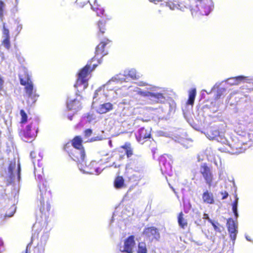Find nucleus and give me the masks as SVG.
<instances>
[{
    "label": "nucleus",
    "instance_id": "obj_1",
    "mask_svg": "<svg viewBox=\"0 0 253 253\" xmlns=\"http://www.w3.org/2000/svg\"><path fill=\"white\" fill-rule=\"evenodd\" d=\"M30 157L32 160L33 165L35 169V176L37 177V178L40 181L38 184V187L39 189V193L38 195V200L40 202V210L42 213L48 211L50 209V205L49 203V200L51 197V194L50 190H48V186L47 185V182L42 179V176L39 174H36V163L38 162V166H40L39 162L42 159V156H41L40 154L37 155V153L35 151L31 152Z\"/></svg>",
    "mask_w": 253,
    "mask_h": 253
},
{
    "label": "nucleus",
    "instance_id": "obj_2",
    "mask_svg": "<svg viewBox=\"0 0 253 253\" xmlns=\"http://www.w3.org/2000/svg\"><path fill=\"white\" fill-rule=\"evenodd\" d=\"M139 86H147L146 90H142L139 87L133 85H123L122 88L127 89L128 93L136 92L143 97H147L152 103H164L166 101L164 96L165 90L163 88L158 86L148 85L143 82H139L137 83Z\"/></svg>",
    "mask_w": 253,
    "mask_h": 253
},
{
    "label": "nucleus",
    "instance_id": "obj_3",
    "mask_svg": "<svg viewBox=\"0 0 253 253\" xmlns=\"http://www.w3.org/2000/svg\"><path fill=\"white\" fill-rule=\"evenodd\" d=\"M248 136H246V132L239 138L233 139L231 142L227 144V147L225 149V152L231 154H238L243 153L247 148Z\"/></svg>",
    "mask_w": 253,
    "mask_h": 253
},
{
    "label": "nucleus",
    "instance_id": "obj_4",
    "mask_svg": "<svg viewBox=\"0 0 253 253\" xmlns=\"http://www.w3.org/2000/svg\"><path fill=\"white\" fill-rule=\"evenodd\" d=\"M115 84V83L109 84V81L106 84L97 88L94 92L91 106L109 100L111 93L114 92L112 86Z\"/></svg>",
    "mask_w": 253,
    "mask_h": 253
},
{
    "label": "nucleus",
    "instance_id": "obj_5",
    "mask_svg": "<svg viewBox=\"0 0 253 253\" xmlns=\"http://www.w3.org/2000/svg\"><path fill=\"white\" fill-rule=\"evenodd\" d=\"M96 65H93L94 69ZM90 70V64H87L85 67L82 69L79 72L78 79L76 83L74 85V87L77 88L78 91H83L88 86L87 77Z\"/></svg>",
    "mask_w": 253,
    "mask_h": 253
},
{
    "label": "nucleus",
    "instance_id": "obj_6",
    "mask_svg": "<svg viewBox=\"0 0 253 253\" xmlns=\"http://www.w3.org/2000/svg\"><path fill=\"white\" fill-rule=\"evenodd\" d=\"M140 75L137 73L134 69H131L124 71V74H119L112 77L109 80V84L115 83V84H123L124 82H128L129 78L131 79H137Z\"/></svg>",
    "mask_w": 253,
    "mask_h": 253
},
{
    "label": "nucleus",
    "instance_id": "obj_7",
    "mask_svg": "<svg viewBox=\"0 0 253 253\" xmlns=\"http://www.w3.org/2000/svg\"><path fill=\"white\" fill-rule=\"evenodd\" d=\"M206 136L209 139L215 140L218 142L225 144V146H224L223 148L219 149V150L225 152V149L226 147H227V144L229 143L230 142L224 137L223 133H220L217 129H211L207 132Z\"/></svg>",
    "mask_w": 253,
    "mask_h": 253
},
{
    "label": "nucleus",
    "instance_id": "obj_8",
    "mask_svg": "<svg viewBox=\"0 0 253 253\" xmlns=\"http://www.w3.org/2000/svg\"><path fill=\"white\" fill-rule=\"evenodd\" d=\"M96 161H92L88 166L86 165V163L78 164L79 169L84 173L91 174H99L102 171L99 168L96 167Z\"/></svg>",
    "mask_w": 253,
    "mask_h": 253
},
{
    "label": "nucleus",
    "instance_id": "obj_9",
    "mask_svg": "<svg viewBox=\"0 0 253 253\" xmlns=\"http://www.w3.org/2000/svg\"><path fill=\"white\" fill-rule=\"evenodd\" d=\"M172 157L169 155H164L160 157L159 164L163 173H168L171 170Z\"/></svg>",
    "mask_w": 253,
    "mask_h": 253
},
{
    "label": "nucleus",
    "instance_id": "obj_10",
    "mask_svg": "<svg viewBox=\"0 0 253 253\" xmlns=\"http://www.w3.org/2000/svg\"><path fill=\"white\" fill-rule=\"evenodd\" d=\"M20 165L19 163L17 164V166L15 160L10 162L8 167V173L11 181L14 182L16 178L17 179L18 181L20 180Z\"/></svg>",
    "mask_w": 253,
    "mask_h": 253
},
{
    "label": "nucleus",
    "instance_id": "obj_11",
    "mask_svg": "<svg viewBox=\"0 0 253 253\" xmlns=\"http://www.w3.org/2000/svg\"><path fill=\"white\" fill-rule=\"evenodd\" d=\"M134 236H130L126 238L123 243L118 246V249L123 253H132L135 246Z\"/></svg>",
    "mask_w": 253,
    "mask_h": 253
},
{
    "label": "nucleus",
    "instance_id": "obj_12",
    "mask_svg": "<svg viewBox=\"0 0 253 253\" xmlns=\"http://www.w3.org/2000/svg\"><path fill=\"white\" fill-rule=\"evenodd\" d=\"M94 104L91 106L92 108L99 114H105L113 109V104L109 102L103 101L101 103Z\"/></svg>",
    "mask_w": 253,
    "mask_h": 253
},
{
    "label": "nucleus",
    "instance_id": "obj_13",
    "mask_svg": "<svg viewBox=\"0 0 253 253\" xmlns=\"http://www.w3.org/2000/svg\"><path fill=\"white\" fill-rule=\"evenodd\" d=\"M76 98L75 99L69 98L67 101V107L69 110L73 112V114L80 110L82 106L81 103V97L77 93Z\"/></svg>",
    "mask_w": 253,
    "mask_h": 253
},
{
    "label": "nucleus",
    "instance_id": "obj_14",
    "mask_svg": "<svg viewBox=\"0 0 253 253\" xmlns=\"http://www.w3.org/2000/svg\"><path fill=\"white\" fill-rule=\"evenodd\" d=\"M26 95L28 99V104L32 105L37 101L39 95L36 93V90L34 89L33 83H28L25 87Z\"/></svg>",
    "mask_w": 253,
    "mask_h": 253
},
{
    "label": "nucleus",
    "instance_id": "obj_15",
    "mask_svg": "<svg viewBox=\"0 0 253 253\" xmlns=\"http://www.w3.org/2000/svg\"><path fill=\"white\" fill-rule=\"evenodd\" d=\"M200 171L204 178L206 183L210 187L211 186L212 181V174L210 168L206 163H202L200 167Z\"/></svg>",
    "mask_w": 253,
    "mask_h": 253
},
{
    "label": "nucleus",
    "instance_id": "obj_16",
    "mask_svg": "<svg viewBox=\"0 0 253 253\" xmlns=\"http://www.w3.org/2000/svg\"><path fill=\"white\" fill-rule=\"evenodd\" d=\"M199 4H197V7L202 15H208L212 10V6L210 5L211 3L210 0H197Z\"/></svg>",
    "mask_w": 253,
    "mask_h": 253
},
{
    "label": "nucleus",
    "instance_id": "obj_17",
    "mask_svg": "<svg viewBox=\"0 0 253 253\" xmlns=\"http://www.w3.org/2000/svg\"><path fill=\"white\" fill-rule=\"evenodd\" d=\"M151 130V129L150 128H145L144 127H141L139 128L136 134V138L137 141L141 144L147 142L148 140H145V139L150 138Z\"/></svg>",
    "mask_w": 253,
    "mask_h": 253
},
{
    "label": "nucleus",
    "instance_id": "obj_18",
    "mask_svg": "<svg viewBox=\"0 0 253 253\" xmlns=\"http://www.w3.org/2000/svg\"><path fill=\"white\" fill-rule=\"evenodd\" d=\"M143 234L145 237L151 241L154 240L158 241L160 238L158 230L154 227L145 228L143 232Z\"/></svg>",
    "mask_w": 253,
    "mask_h": 253
},
{
    "label": "nucleus",
    "instance_id": "obj_19",
    "mask_svg": "<svg viewBox=\"0 0 253 253\" xmlns=\"http://www.w3.org/2000/svg\"><path fill=\"white\" fill-rule=\"evenodd\" d=\"M227 225L230 238L233 244H234L238 233V223L232 218H229L227 220Z\"/></svg>",
    "mask_w": 253,
    "mask_h": 253
},
{
    "label": "nucleus",
    "instance_id": "obj_20",
    "mask_svg": "<svg viewBox=\"0 0 253 253\" xmlns=\"http://www.w3.org/2000/svg\"><path fill=\"white\" fill-rule=\"evenodd\" d=\"M71 157L72 159L77 163V164H80L81 163H85V152L84 148L75 149L72 152Z\"/></svg>",
    "mask_w": 253,
    "mask_h": 253
},
{
    "label": "nucleus",
    "instance_id": "obj_21",
    "mask_svg": "<svg viewBox=\"0 0 253 253\" xmlns=\"http://www.w3.org/2000/svg\"><path fill=\"white\" fill-rule=\"evenodd\" d=\"M251 81H252V79H250L248 77L239 76L236 77L228 78L225 81V82L230 85H238L242 82L250 83Z\"/></svg>",
    "mask_w": 253,
    "mask_h": 253
},
{
    "label": "nucleus",
    "instance_id": "obj_22",
    "mask_svg": "<svg viewBox=\"0 0 253 253\" xmlns=\"http://www.w3.org/2000/svg\"><path fill=\"white\" fill-rule=\"evenodd\" d=\"M110 42L108 39H105L104 41H102L96 47L95 50V55L93 59L98 58L99 55L101 57L106 55L108 52L105 49H104L105 46Z\"/></svg>",
    "mask_w": 253,
    "mask_h": 253
},
{
    "label": "nucleus",
    "instance_id": "obj_23",
    "mask_svg": "<svg viewBox=\"0 0 253 253\" xmlns=\"http://www.w3.org/2000/svg\"><path fill=\"white\" fill-rule=\"evenodd\" d=\"M49 236V234L48 231L43 232L41 237L40 241L38 243V247H41L43 253L44 250V247L46 245L47 241L48 239Z\"/></svg>",
    "mask_w": 253,
    "mask_h": 253
},
{
    "label": "nucleus",
    "instance_id": "obj_24",
    "mask_svg": "<svg viewBox=\"0 0 253 253\" xmlns=\"http://www.w3.org/2000/svg\"><path fill=\"white\" fill-rule=\"evenodd\" d=\"M203 202L207 204H213L214 202L212 193L208 190L205 191L202 196Z\"/></svg>",
    "mask_w": 253,
    "mask_h": 253
},
{
    "label": "nucleus",
    "instance_id": "obj_25",
    "mask_svg": "<svg viewBox=\"0 0 253 253\" xmlns=\"http://www.w3.org/2000/svg\"><path fill=\"white\" fill-rule=\"evenodd\" d=\"M33 127V123L27 126L25 130L24 131V136L25 138H27V140H25V141L29 140L31 141L34 137V134H31V131Z\"/></svg>",
    "mask_w": 253,
    "mask_h": 253
},
{
    "label": "nucleus",
    "instance_id": "obj_26",
    "mask_svg": "<svg viewBox=\"0 0 253 253\" xmlns=\"http://www.w3.org/2000/svg\"><path fill=\"white\" fill-rule=\"evenodd\" d=\"M41 229L39 223H36L34 224L33 226V233L32 234V236L31 238V242H33L37 238L40 231H41Z\"/></svg>",
    "mask_w": 253,
    "mask_h": 253
},
{
    "label": "nucleus",
    "instance_id": "obj_27",
    "mask_svg": "<svg viewBox=\"0 0 253 253\" xmlns=\"http://www.w3.org/2000/svg\"><path fill=\"white\" fill-rule=\"evenodd\" d=\"M82 139L80 136L75 137L72 142L74 149L84 148L82 145Z\"/></svg>",
    "mask_w": 253,
    "mask_h": 253
},
{
    "label": "nucleus",
    "instance_id": "obj_28",
    "mask_svg": "<svg viewBox=\"0 0 253 253\" xmlns=\"http://www.w3.org/2000/svg\"><path fill=\"white\" fill-rule=\"evenodd\" d=\"M184 214L182 212H180L178 216V223L179 226L185 229L187 226V220L183 217Z\"/></svg>",
    "mask_w": 253,
    "mask_h": 253
},
{
    "label": "nucleus",
    "instance_id": "obj_29",
    "mask_svg": "<svg viewBox=\"0 0 253 253\" xmlns=\"http://www.w3.org/2000/svg\"><path fill=\"white\" fill-rule=\"evenodd\" d=\"M166 5L171 10H175V9H179L181 11H184V8L185 7H183L181 6L179 4H177L174 3L172 1H168L166 2Z\"/></svg>",
    "mask_w": 253,
    "mask_h": 253
},
{
    "label": "nucleus",
    "instance_id": "obj_30",
    "mask_svg": "<svg viewBox=\"0 0 253 253\" xmlns=\"http://www.w3.org/2000/svg\"><path fill=\"white\" fill-rule=\"evenodd\" d=\"M122 148L124 149L125 153L126 154L127 158L130 157L132 155V150L131 145L129 143H126L124 145L122 146Z\"/></svg>",
    "mask_w": 253,
    "mask_h": 253
},
{
    "label": "nucleus",
    "instance_id": "obj_31",
    "mask_svg": "<svg viewBox=\"0 0 253 253\" xmlns=\"http://www.w3.org/2000/svg\"><path fill=\"white\" fill-rule=\"evenodd\" d=\"M196 94V90L195 88L191 90L189 94V99L187 101V104L192 105L194 104L195 96Z\"/></svg>",
    "mask_w": 253,
    "mask_h": 253
},
{
    "label": "nucleus",
    "instance_id": "obj_32",
    "mask_svg": "<svg viewBox=\"0 0 253 253\" xmlns=\"http://www.w3.org/2000/svg\"><path fill=\"white\" fill-rule=\"evenodd\" d=\"M124 184V180L122 176H118L115 180L114 186L116 188H122Z\"/></svg>",
    "mask_w": 253,
    "mask_h": 253
},
{
    "label": "nucleus",
    "instance_id": "obj_33",
    "mask_svg": "<svg viewBox=\"0 0 253 253\" xmlns=\"http://www.w3.org/2000/svg\"><path fill=\"white\" fill-rule=\"evenodd\" d=\"M215 166L218 168L220 169L222 168V162L220 158L218 156H214L212 157V161Z\"/></svg>",
    "mask_w": 253,
    "mask_h": 253
},
{
    "label": "nucleus",
    "instance_id": "obj_34",
    "mask_svg": "<svg viewBox=\"0 0 253 253\" xmlns=\"http://www.w3.org/2000/svg\"><path fill=\"white\" fill-rule=\"evenodd\" d=\"M16 210V206L13 205H12L9 210L6 211L5 214L4 215V217H12L14 213L15 212Z\"/></svg>",
    "mask_w": 253,
    "mask_h": 253
},
{
    "label": "nucleus",
    "instance_id": "obj_35",
    "mask_svg": "<svg viewBox=\"0 0 253 253\" xmlns=\"http://www.w3.org/2000/svg\"><path fill=\"white\" fill-rule=\"evenodd\" d=\"M205 154L209 161H212V157L215 156L211 148H208L205 151Z\"/></svg>",
    "mask_w": 253,
    "mask_h": 253
},
{
    "label": "nucleus",
    "instance_id": "obj_36",
    "mask_svg": "<svg viewBox=\"0 0 253 253\" xmlns=\"http://www.w3.org/2000/svg\"><path fill=\"white\" fill-rule=\"evenodd\" d=\"M98 27L99 30V32L102 34H104L105 31V21L102 20H99L98 22Z\"/></svg>",
    "mask_w": 253,
    "mask_h": 253
},
{
    "label": "nucleus",
    "instance_id": "obj_37",
    "mask_svg": "<svg viewBox=\"0 0 253 253\" xmlns=\"http://www.w3.org/2000/svg\"><path fill=\"white\" fill-rule=\"evenodd\" d=\"M138 253H147L146 245L144 243H140L138 245Z\"/></svg>",
    "mask_w": 253,
    "mask_h": 253
},
{
    "label": "nucleus",
    "instance_id": "obj_38",
    "mask_svg": "<svg viewBox=\"0 0 253 253\" xmlns=\"http://www.w3.org/2000/svg\"><path fill=\"white\" fill-rule=\"evenodd\" d=\"M90 5L91 6V9L93 11H96L97 15L98 16H101V15L103 14L104 10L102 8L96 7L95 6V3L93 4V5L90 4Z\"/></svg>",
    "mask_w": 253,
    "mask_h": 253
},
{
    "label": "nucleus",
    "instance_id": "obj_39",
    "mask_svg": "<svg viewBox=\"0 0 253 253\" xmlns=\"http://www.w3.org/2000/svg\"><path fill=\"white\" fill-rule=\"evenodd\" d=\"M10 38L9 30L5 27V23H3L2 38Z\"/></svg>",
    "mask_w": 253,
    "mask_h": 253
},
{
    "label": "nucleus",
    "instance_id": "obj_40",
    "mask_svg": "<svg viewBox=\"0 0 253 253\" xmlns=\"http://www.w3.org/2000/svg\"><path fill=\"white\" fill-rule=\"evenodd\" d=\"M5 6L4 3L1 0H0V20L1 21H3V11Z\"/></svg>",
    "mask_w": 253,
    "mask_h": 253
},
{
    "label": "nucleus",
    "instance_id": "obj_41",
    "mask_svg": "<svg viewBox=\"0 0 253 253\" xmlns=\"http://www.w3.org/2000/svg\"><path fill=\"white\" fill-rule=\"evenodd\" d=\"M2 44L7 49H9L10 47V38H3Z\"/></svg>",
    "mask_w": 253,
    "mask_h": 253
},
{
    "label": "nucleus",
    "instance_id": "obj_42",
    "mask_svg": "<svg viewBox=\"0 0 253 253\" xmlns=\"http://www.w3.org/2000/svg\"><path fill=\"white\" fill-rule=\"evenodd\" d=\"M20 115L21 116V123H25L27 120V115L23 110L20 111Z\"/></svg>",
    "mask_w": 253,
    "mask_h": 253
},
{
    "label": "nucleus",
    "instance_id": "obj_43",
    "mask_svg": "<svg viewBox=\"0 0 253 253\" xmlns=\"http://www.w3.org/2000/svg\"><path fill=\"white\" fill-rule=\"evenodd\" d=\"M20 84L22 85H25V86L27 85V84L28 83H32L31 81H30L29 77H27L25 79L22 78L21 76H20Z\"/></svg>",
    "mask_w": 253,
    "mask_h": 253
},
{
    "label": "nucleus",
    "instance_id": "obj_44",
    "mask_svg": "<svg viewBox=\"0 0 253 253\" xmlns=\"http://www.w3.org/2000/svg\"><path fill=\"white\" fill-rule=\"evenodd\" d=\"M76 2L81 7H83L88 2H89L90 4H91L90 0H76Z\"/></svg>",
    "mask_w": 253,
    "mask_h": 253
},
{
    "label": "nucleus",
    "instance_id": "obj_45",
    "mask_svg": "<svg viewBox=\"0 0 253 253\" xmlns=\"http://www.w3.org/2000/svg\"><path fill=\"white\" fill-rule=\"evenodd\" d=\"M211 225L213 227V228H214V230L216 232H221V227H219L218 226V225H219V223H217V222L215 223L213 221H212V222H211Z\"/></svg>",
    "mask_w": 253,
    "mask_h": 253
},
{
    "label": "nucleus",
    "instance_id": "obj_46",
    "mask_svg": "<svg viewBox=\"0 0 253 253\" xmlns=\"http://www.w3.org/2000/svg\"><path fill=\"white\" fill-rule=\"evenodd\" d=\"M23 28V25L21 23H20V21H18L17 22V27L15 29V32H17L16 36H17L21 31L22 30Z\"/></svg>",
    "mask_w": 253,
    "mask_h": 253
},
{
    "label": "nucleus",
    "instance_id": "obj_47",
    "mask_svg": "<svg viewBox=\"0 0 253 253\" xmlns=\"http://www.w3.org/2000/svg\"><path fill=\"white\" fill-rule=\"evenodd\" d=\"M246 136H248V140L249 141H253V130H251L249 132H246Z\"/></svg>",
    "mask_w": 253,
    "mask_h": 253
},
{
    "label": "nucleus",
    "instance_id": "obj_48",
    "mask_svg": "<svg viewBox=\"0 0 253 253\" xmlns=\"http://www.w3.org/2000/svg\"><path fill=\"white\" fill-rule=\"evenodd\" d=\"M16 56L19 62L21 64H23L25 61V60L24 58L22 56H21L20 53H16Z\"/></svg>",
    "mask_w": 253,
    "mask_h": 253
},
{
    "label": "nucleus",
    "instance_id": "obj_49",
    "mask_svg": "<svg viewBox=\"0 0 253 253\" xmlns=\"http://www.w3.org/2000/svg\"><path fill=\"white\" fill-rule=\"evenodd\" d=\"M224 91H225V88L219 89L217 92V94L215 96V99H218V98H219L222 94V92Z\"/></svg>",
    "mask_w": 253,
    "mask_h": 253
},
{
    "label": "nucleus",
    "instance_id": "obj_50",
    "mask_svg": "<svg viewBox=\"0 0 253 253\" xmlns=\"http://www.w3.org/2000/svg\"><path fill=\"white\" fill-rule=\"evenodd\" d=\"M224 91H225V88L219 89L217 92V94L215 96V99H218V98H219L222 94V92Z\"/></svg>",
    "mask_w": 253,
    "mask_h": 253
},
{
    "label": "nucleus",
    "instance_id": "obj_51",
    "mask_svg": "<svg viewBox=\"0 0 253 253\" xmlns=\"http://www.w3.org/2000/svg\"><path fill=\"white\" fill-rule=\"evenodd\" d=\"M105 138V137L103 136H97L91 139V141H99L103 140Z\"/></svg>",
    "mask_w": 253,
    "mask_h": 253
},
{
    "label": "nucleus",
    "instance_id": "obj_52",
    "mask_svg": "<svg viewBox=\"0 0 253 253\" xmlns=\"http://www.w3.org/2000/svg\"><path fill=\"white\" fill-rule=\"evenodd\" d=\"M237 207H238L232 206V211H233V212L236 217V219H237V218L239 216L238 213Z\"/></svg>",
    "mask_w": 253,
    "mask_h": 253
},
{
    "label": "nucleus",
    "instance_id": "obj_53",
    "mask_svg": "<svg viewBox=\"0 0 253 253\" xmlns=\"http://www.w3.org/2000/svg\"><path fill=\"white\" fill-rule=\"evenodd\" d=\"M95 120L94 115L92 114H89L87 116V121L89 122H92L93 120Z\"/></svg>",
    "mask_w": 253,
    "mask_h": 253
},
{
    "label": "nucleus",
    "instance_id": "obj_54",
    "mask_svg": "<svg viewBox=\"0 0 253 253\" xmlns=\"http://www.w3.org/2000/svg\"><path fill=\"white\" fill-rule=\"evenodd\" d=\"M92 134V130L90 129H87L84 131V135L86 137H89Z\"/></svg>",
    "mask_w": 253,
    "mask_h": 253
},
{
    "label": "nucleus",
    "instance_id": "obj_55",
    "mask_svg": "<svg viewBox=\"0 0 253 253\" xmlns=\"http://www.w3.org/2000/svg\"><path fill=\"white\" fill-rule=\"evenodd\" d=\"M203 218L204 219H207V220L209 222H210V223H211V222H212V220H211V219L209 217V216L208 214H207V213H205L203 214Z\"/></svg>",
    "mask_w": 253,
    "mask_h": 253
},
{
    "label": "nucleus",
    "instance_id": "obj_56",
    "mask_svg": "<svg viewBox=\"0 0 253 253\" xmlns=\"http://www.w3.org/2000/svg\"><path fill=\"white\" fill-rule=\"evenodd\" d=\"M4 80L0 76V91L2 90L3 87Z\"/></svg>",
    "mask_w": 253,
    "mask_h": 253
},
{
    "label": "nucleus",
    "instance_id": "obj_57",
    "mask_svg": "<svg viewBox=\"0 0 253 253\" xmlns=\"http://www.w3.org/2000/svg\"><path fill=\"white\" fill-rule=\"evenodd\" d=\"M238 198L237 196H235V200L232 206H235L238 207Z\"/></svg>",
    "mask_w": 253,
    "mask_h": 253
},
{
    "label": "nucleus",
    "instance_id": "obj_58",
    "mask_svg": "<svg viewBox=\"0 0 253 253\" xmlns=\"http://www.w3.org/2000/svg\"><path fill=\"white\" fill-rule=\"evenodd\" d=\"M221 194L223 195V197L222 198V199H226L228 196V194L226 192H224V193L222 192Z\"/></svg>",
    "mask_w": 253,
    "mask_h": 253
},
{
    "label": "nucleus",
    "instance_id": "obj_59",
    "mask_svg": "<svg viewBox=\"0 0 253 253\" xmlns=\"http://www.w3.org/2000/svg\"><path fill=\"white\" fill-rule=\"evenodd\" d=\"M12 11L14 13L18 11V8L17 5H15L14 8L12 9Z\"/></svg>",
    "mask_w": 253,
    "mask_h": 253
},
{
    "label": "nucleus",
    "instance_id": "obj_60",
    "mask_svg": "<svg viewBox=\"0 0 253 253\" xmlns=\"http://www.w3.org/2000/svg\"><path fill=\"white\" fill-rule=\"evenodd\" d=\"M3 241L1 238H0V247L2 246L3 245Z\"/></svg>",
    "mask_w": 253,
    "mask_h": 253
},
{
    "label": "nucleus",
    "instance_id": "obj_61",
    "mask_svg": "<svg viewBox=\"0 0 253 253\" xmlns=\"http://www.w3.org/2000/svg\"><path fill=\"white\" fill-rule=\"evenodd\" d=\"M219 84H218L217 83H216V84L214 85V86H213V88H215V87L218 88V87H219Z\"/></svg>",
    "mask_w": 253,
    "mask_h": 253
},
{
    "label": "nucleus",
    "instance_id": "obj_62",
    "mask_svg": "<svg viewBox=\"0 0 253 253\" xmlns=\"http://www.w3.org/2000/svg\"><path fill=\"white\" fill-rule=\"evenodd\" d=\"M246 239H247L248 241H251V240L249 236H246Z\"/></svg>",
    "mask_w": 253,
    "mask_h": 253
},
{
    "label": "nucleus",
    "instance_id": "obj_63",
    "mask_svg": "<svg viewBox=\"0 0 253 253\" xmlns=\"http://www.w3.org/2000/svg\"><path fill=\"white\" fill-rule=\"evenodd\" d=\"M68 119H69L70 120H72V116H69V115H68Z\"/></svg>",
    "mask_w": 253,
    "mask_h": 253
},
{
    "label": "nucleus",
    "instance_id": "obj_64",
    "mask_svg": "<svg viewBox=\"0 0 253 253\" xmlns=\"http://www.w3.org/2000/svg\"><path fill=\"white\" fill-rule=\"evenodd\" d=\"M112 166L114 167L115 168H117V165H116L115 163H113Z\"/></svg>",
    "mask_w": 253,
    "mask_h": 253
}]
</instances>
